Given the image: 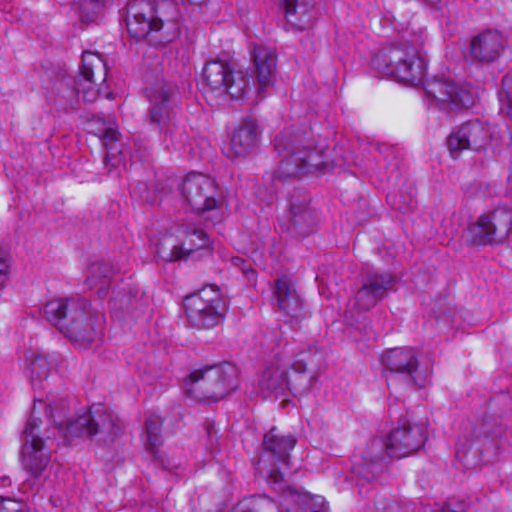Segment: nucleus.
<instances>
[{"mask_svg":"<svg viewBox=\"0 0 512 512\" xmlns=\"http://www.w3.org/2000/svg\"><path fill=\"white\" fill-rule=\"evenodd\" d=\"M82 22H91L96 19L103 7V0H74Z\"/></svg>","mask_w":512,"mask_h":512,"instance_id":"33","label":"nucleus"},{"mask_svg":"<svg viewBox=\"0 0 512 512\" xmlns=\"http://www.w3.org/2000/svg\"><path fill=\"white\" fill-rule=\"evenodd\" d=\"M184 307L189 323L198 329H210L220 324L227 304L218 287L209 285L185 298Z\"/></svg>","mask_w":512,"mask_h":512,"instance_id":"10","label":"nucleus"},{"mask_svg":"<svg viewBox=\"0 0 512 512\" xmlns=\"http://www.w3.org/2000/svg\"><path fill=\"white\" fill-rule=\"evenodd\" d=\"M317 221V212L305 202L292 201L289 214L280 220V226L293 237H304L314 231Z\"/></svg>","mask_w":512,"mask_h":512,"instance_id":"23","label":"nucleus"},{"mask_svg":"<svg viewBox=\"0 0 512 512\" xmlns=\"http://www.w3.org/2000/svg\"><path fill=\"white\" fill-rule=\"evenodd\" d=\"M502 101V108L501 110L507 114L510 118H512V97L509 95L506 96L505 99H501Z\"/></svg>","mask_w":512,"mask_h":512,"instance_id":"38","label":"nucleus"},{"mask_svg":"<svg viewBox=\"0 0 512 512\" xmlns=\"http://www.w3.org/2000/svg\"><path fill=\"white\" fill-rule=\"evenodd\" d=\"M372 63L379 73L410 84L419 82L426 71L425 60L419 50L407 43L383 48Z\"/></svg>","mask_w":512,"mask_h":512,"instance_id":"5","label":"nucleus"},{"mask_svg":"<svg viewBox=\"0 0 512 512\" xmlns=\"http://www.w3.org/2000/svg\"><path fill=\"white\" fill-rule=\"evenodd\" d=\"M388 512H401L399 506L396 503H392L389 508Z\"/></svg>","mask_w":512,"mask_h":512,"instance_id":"41","label":"nucleus"},{"mask_svg":"<svg viewBox=\"0 0 512 512\" xmlns=\"http://www.w3.org/2000/svg\"><path fill=\"white\" fill-rule=\"evenodd\" d=\"M107 66L98 53L84 51L82 65L76 79H65L57 86V98L60 103L70 108H77L80 98L84 102H94L100 87L105 83Z\"/></svg>","mask_w":512,"mask_h":512,"instance_id":"4","label":"nucleus"},{"mask_svg":"<svg viewBox=\"0 0 512 512\" xmlns=\"http://www.w3.org/2000/svg\"><path fill=\"white\" fill-rule=\"evenodd\" d=\"M119 272L108 262H93L88 270L86 284L90 289H96L99 297L103 298L107 295L112 277Z\"/></svg>","mask_w":512,"mask_h":512,"instance_id":"29","label":"nucleus"},{"mask_svg":"<svg viewBox=\"0 0 512 512\" xmlns=\"http://www.w3.org/2000/svg\"><path fill=\"white\" fill-rule=\"evenodd\" d=\"M253 62L258 83L257 93L260 98L272 84L275 77L277 56L274 49L265 46H255L253 50Z\"/></svg>","mask_w":512,"mask_h":512,"instance_id":"24","label":"nucleus"},{"mask_svg":"<svg viewBox=\"0 0 512 512\" xmlns=\"http://www.w3.org/2000/svg\"><path fill=\"white\" fill-rule=\"evenodd\" d=\"M505 47V39L496 30H486L470 41L466 58L476 64L488 65L497 61Z\"/></svg>","mask_w":512,"mask_h":512,"instance_id":"19","label":"nucleus"},{"mask_svg":"<svg viewBox=\"0 0 512 512\" xmlns=\"http://www.w3.org/2000/svg\"><path fill=\"white\" fill-rule=\"evenodd\" d=\"M415 204H416V200L412 197H409V199L403 204L397 205L395 203V208L400 211L408 210V209H412L415 206Z\"/></svg>","mask_w":512,"mask_h":512,"instance_id":"39","label":"nucleus"},{"mask_svg":"<svg viewBox=\"0 0 512 512\" xmlns=\"http://www.w3.org/2000/svg\"><path fill=\"white\" fill-rule=\"evenodd\" d=\"M306 356L307 354L301 353L294 361L277 358L275 362H271L261 375L260 387L266 391H274L288 384V369L292 368L298 373L305 372L307 368Z\"/></svg>","mask_w":512,"mask_h":512,"instance_id":"22","label":"nucleus"},{"mask_svg":"<svg viewBox=\"0 0 512 512\" xmlns=\"http://www.w3.org/2000/svg\"><path fill=\"white\" fill-rule=\"evenodd\" d=\"M119 132L112 126L105 128L103 132V145L106 149L105 165L117 168L124 165V152L119 139Z\"/></svg>","mask_w":512,"mask_h":512,"instance_id":"30","label":"nucleus"},{"mask_svg":"<svg viewBox=\"0 0 512 512\" xmlns=\"http://www.w3.org/2000/svg\"><path fill=\"white\" fill-rule=\"evenodd\" d=\"M164 3L156 5L151 0H132L127 5L126 25L131 37L148 38L153 45L172 42L180 34L176 20L162 18Z\"/></svg>","mask_w":512,"mask_h":512,"instance_id":"3","label":"nucleus"},{"mask_svg":"<svg viewBox=\"0 0 512 512\" xmlns=\"http://www.w3.org/2000/svg\"><path fill=\"white\" fill-rule=\"evenodd\" d=\"M40 418L31 416L23 431V444L21 448V464L29 474L25 485L39 492L44 484L42 476L47 469L51 454L46 447L44 439L39 435Z\"/></svg>","mask_w":512,"mask_h":512,"instance_id":"9","label":"nucleus"},{"mask_svg":"<svg viewBox=\"0 0 512 512\" xmlns=\"http://www.w3.org/2000/svg\"><path fill=\"white\" fill-rule=\"evenodd\" d=\"M297 440L293 435H282L276 428L265 434L263 440L264 455L260 460L267 475V482L273 490L280 494L288 506V512H327L328 508L320 496H311L303 490L288 485L284 475L289 470L290 451Z\"/></svg>","mask_w":512,"mask_h":512,"instance_id":"1","label":"nucleus"},{"mask_svg":"<svg viewBox=\"0 0 512 512\" xmlns=\"http://www.w3.org/2000/svg\"><path fill=\"white\" fill-rule=\"evenodd\" d=\"M162 420L159 416L150 415L145 420L144 444L147 450L157 455L159 447L163 443Z\"/></svg>","mask_w":512,"mask_h":512,"instance_id":"32","label":"nucleus"},{"mask_svg":"<svg viewBox=\"0 0 512 512\" xmlns=\"http://www.w3.org/2000/svg\"><path fill=\"white\" fill-rule=\"evenodd\" d=\"M237 376V368L224 363L191 372L185 386L187 393L196 399L217 401L235 390Z\"/></svg>","mask_w":512,"mask_h":512,"instance_id":"8","label":"nucleus"},{"mask_svg":"<svg viewBox=\"0 0 512 512\" xmlns=\"http://www.w3.org/2000/svg\"><path fill=\"white\" fill-rule=\"evenodd\" d=\"M425 430L422 425H403L390 432L387 437V453L390 458L407 457L425 443Z\"/></svg>","mask_w":512,"mask_h":512,"instance_id":"18","label":"nucleus"},{"mask_svg":"<svg viewBox=\"0 0 512 512\" xmlns=\"http://www.w3.org/2000/svg\"><path fill=\"white\" fill-rule=\"evenodd\" d=\"M426 2L430 3V4H436L437 2H439L440 0H425Z\"/></svg>","mask_w":512,"mask_h":512,"instance_id":"42","label":"nucleus"},{"mask_svg":"<svg viewBox=\"0 0 512 512\" xmlns=\"http://www.w3.org/2000/svg\"><path fill=\"white\" fill-rule=\"evenodd\" d=\"M0 512H21V503L8 497L0 496Z\"/></svg>","mask_w":512,"mask_h":512,"instance_id":"36","label":"nucleus"},{"mask_svg":"<svg viewBox=\"0 0 512 512\" xmlns=\"http://www.w3.org/2000/svg\"><path fill=\"white\" fill-rule=\"evenodd\" d=\"M181 195L197 214L218 211L223 205V196L217 183L203 174H189L182 183Z\"/></svg>","mask_w":512,"mask_h":512,"instance_id":"13","label":"nucleus"},{"mask_svg":"<svg viewBox=\"0 0 512 512\" xmlns=\"http://www.w3.org/2000/svg\"><path fill=\"white\" fill-rule=\"evenodd\" d=\"M77 300L61 298L50 300L43 307V316L61 331L64 322H67L71 315V302Z\"/></svg>","mask_w":512,"mask_h":512,"instance_id":"31","label":"nucleus"},{"mask_svg":"<svg viewBox=\"0 0 512 512\" xmlns=\"http://www.w3.org/2000/svg\"><path fill=\"white\" fill-rule=\"evenodd\" d=\"M257 124L252 119H246L239 124L231 137L227 154L229 157L246 156L253 151L257 144Z\"/></svg>","mask_w":512,"mask_h":512,"instance_id":"27","label":"nucleus"},{"mask_svg":"<svg viewBox=\"0 0 512 512\" xmlns=\"http://www.w3.org/2000/svg\"><path fill=\"white\" fill-rule=\"evenodd\" d=\"M183 242L180 246H173L171 251L163 256L168 261H178L187 258L195 250L205 249L209 245L205 231L192 224H185L180 229Z\"/></svg>","mask_w":512,"mask_h":512,"instance_id":"25","label":"nucleus"},{"mask_svg":"<svg viewBox=\"0 0 512 512\" xmlns=\"http://www.w3.org/2000/svg\"><path fill=\"white\" fill-rule=\"evenodd\" d=\"M273 295L277 311L286 322H298L304 318V301L289 278L284 276L276 280Z\"/></svg>","mask_w":512,"mask_h":512,"instance_id":"20","label":"nucleus"},{"mask_svg":"<svg viewBox=\"0 0 512 512\" xmlns=\"http://www.w3.org/2000/svg\"><path fill=\"white\" fill-rule=\"evenodd\" d=\"M275 149L283 159L275 176L280 179L299 177L315 170H326L328 164L320 161L321 154L304 145L301 135L283 134L275 138Z\"/></svg>","mask_w":512,"mask_h":512,"instance_id":"6","label":"nucleus"},{"mask_svg":"<svg viewBox=\"0 0 512 512\" xmlns=\"http://www.w3.org/2000/svg\"><path fill=\"white\" fill-rule=\"evenodd\" d=\"M382 363L391 374L404 375L408 384L425 387L428 382L427 375L418 371V356L413 349H391L382 355Z\"/></svg>","mask_w":512,"mask_h":512,"instance_id":"16","label":"nucleus"},{"mask_svg":"<svg viewBox=\"0 0 512 512\" xmlns=\"http://www.w3.org/2000/svg\"><path fill=\"white\" fill-rule=\"evenodd\" d=\"M389 457L387 453V439H374L368 445L362 455V462L353 468L358 476L366 480H373L380 472V464Z\"/></svg>","mask_w":512,"mask_h":512,"instance_id":"26","label":"nucleus"},{"mask_svg":"<svg viewBox=\"0 0 512 512\" xmlns=\"http://www.w3.org/2000/svg\"><path fill=\"white\" fill-rule=\"evenodd\" d=\"M394 282L395 279L391 274L368 275L354 298L349 301V306L359 311L370 310L388 295Z\"/></svg>","mask_w":512,"mask_h":512,"instance_id":"17","label":"nucleus"},{"mask_svg":"<svg viewBox=\"0 0 512 512\" xmlns=\"http://www.w3.org/2000/svg\"><path fill=\"white\" fill-rule=\"evenodd\" d=\"M425 93L440 109L452 111L473 105L472 94L449 79L435 78L425 84Z\"/></svg>","mask_w":512,"mask_h":512,"instance_id":"14","label":"nucleus"},{"mask_svg":"<svg viewBox=\"0 0 512 512\" xmlns=\"http://www.w3.org/2000/svg\"><path fill=\"white\" fill-rule=\"evenodd\" d=\"M60 332L79 343H89L94 340L95 328L86 300L78 299L71 302V315L68 321L64 322Z\"/></svg>","mask_w":512,"mask_h":512,"instance_id":"21","label":"nucleus"},{"mask_svg":"<svg viewBox=\"0 0 512 512\" xmlns=\"http://www.w3.org/2000/svg\"><path fill=\"white\" fill-rule=\"evenodd\" d=\"M203 76L210 90L218 96L230 95L242 99L249 90V76L219 60L206 63Z\"/></svg>","mask_w":512,"mask_h":512,"instance_id":"12","label":"nucleus"},{"mask_svg":"<svg viewBox=\"0 0 512 512\" xmlns=\"http://www.w3.org/2000/svg\"><path fill=\"white\" fill-rule=\"evenodd\" d=\"M491 138L489 128L479 120L467 121L455 128L447 138V147L453 158L464 150L480 152Z\"/></svg>","mask_w":512,"mask_h":512,"instance_id":"15","label":"nucleus"},{"mask_svg":"<svg viewBox=\"0 0 512 512\" xmlns=\"http://www.w3.org/2000/svg\"><path fill=\"white\" fill-rule=\"evenodd\" d=\"M282 9L287 24L293 29L304 30L312 25L313 6L308 2L298 0H277Z\"/></svg>","mask_w":512,"mask_h":512,"instance_id":"28","label":"nucleus"},{"mask_svg":"<svg viewBox=\"0 0 512 512\" xmlns=\"http://www.w3.org/2000/svg\"><path fill=\"white\" fill-rule=\"evenodd\" d=\"M30 370L33 381L47 378L50 371V363L47 357L43 355L36 356L30 364Z\"/></svg>","mask_w":512,"mask_h":512,"instance_id":"34","label":"nucleus"},{"mask_svg":"<svg viewBox=\"0 0 512 512\" xmlns=\"http://www.w3.org/2000/svg\"><path fill=\"white\" fill-rule=\"evenodd\" d=\"M179 89L166 80H157L147 88V96L151 102L149 111L150 123L155 124L164 137L172 138L176 128L179 112Z\"/></svg>","mask_w":512,"mask_h":512,"instance_id":"11","label":"nucleus"},{"mask_svg":"<svg viewBox=\"0 0 512 512\" xmlns=\"http://www.w3.org/2000/svg\"><path fill=\"white\" fill-rule=\"evenodd\" d=\"M9 262L8 258L0 252V288L4 285L7 280V276L9 273Z\"/></svg>","mask_w":512,"mask_h":512,"instance_id":"37","label":"nucleus"},{"mask_svg":"<svg viewBox=\"0 0 512 512\" xmlns=\"http://www.w3.org/2000/svg\"><path fill=\"white\" fill-rule=\"evenodd\" d=\"M512 233V208L497 206L468 224L464 238L470 247L500 246Z\"/></svg>","mask_w":512,"mask_h":512,"instance_id":"7","label":"nucleus"},{"mask_svg":"<svg viewBox=\"0 0 512 512\" xmlns=\"http://www.w3.org/2000/svg\"><path fill=\"white\" fill-rule=\"evenodd\" d=\"M238 512H255L251 507L250 504H243L241 508H239Z\"/></svg>","mask_w":512,"mask_h":512,"instance_id":"40","label":"nucleus"},{"mask_svg":"<svg viewBox=\"0 0 512 512\" xmlns=\"http://www.w3.org/2000/svg\"><path fill=\"white\" fill-rule=\"evenodd\" d=\"M46 410L48 416L63 431L68 440L83 435L88 437L99 435L105 442L114 441L124 427L122 421L112 411L102 406L94 407L88 414L81 415L72 421L67 417L68 400L55 399L52 395L47 396Z\"/></svg>","mask_w":512,"mask_h":512,"instance_id":"2","label":"nucleus"},{"mask_svg":"<svg viewBox=\"0 0 512 512\" xmlns=\"http://www.w3.org/2000/svg\"><path fill=\"white\" fill-rule=\"evenodd\" d=\"M255 512H280L278 505L267 496H255L248 502Z\"/></svg>","mask_w":512,"mask_h":512,"instance_id":"35","label":"nucleus"}]
</instances>
